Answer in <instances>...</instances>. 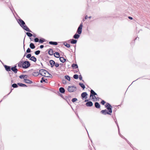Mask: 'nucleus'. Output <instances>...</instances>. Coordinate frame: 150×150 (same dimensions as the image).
<instances>
[{"mask_svg":"<svg viewBox=\"0 0 150 150\" xmlns=\"http://www.w3.org/2000/svg\"><path fill=\"white\" fill-rule=\"evenodd\" d=\"M105 107L107 108V110H108V112L106 110H102L100 111V112L102 114L106 115L107 114L111 115L110 113L112 112V107L111 105L108 103H107L106 105H105Z\"/></svg>","mask_w":150,"mask_h":150,"instance_id":"1","label":"nucleus"},{"mask_svg":"<svg viewBox=\"0 0 150 150\" xmlns=\"http://www.w3.org/2000/svg\"><path fill=\"white\" fill-rule=\"evenodd\" d=\"M18 23L25 30L27 31L32 32L29 29L28 27L25 25V22L21 19H19L18 21Z\"/></svg>","mask_w":150,"mask_h":150,"instance_id":"2","label":"nucleus"},{"mask_svg":"<svg viewBox=\"0 0 150 150\" xmlns=\"http://www.w3.org/2000/svg\"><path fill=\"white\" fill-rule=\"evenodd\" d=\"M30 65V62L28 61H25L23 62V68L27 69L28 68Z\"/></svg>","mask_w":150,"mask_h":150,"instance_id":"3","label":"nucleus"},{"mask_svg":"<svg viewBox=\"0 0 150 150\" xmlns=\"http://www.w3.org/2000/svg\"><path fill=\"white\" fill-rule=\"evenodd\" d=\"M39 72L40 74L43 76H46V73L49 74V72L46 70L44 69H41L39 70Z\"/></svg>","mask_w":150,"mask_h":150,"instance_id":"4","label":"nucleus"},{"mask_svg":"<svg viewBox=\"0 0 150 150\" xmlns=\"http://www.w3.org/2000/svg\"><path fill=\"white\" fill-rule=\"evenodd\" d=\"M76 88V87L75 86H68L67 89L69 92L71 93L75 91Z\"/></svg>","mask_w":150,"mask_h":150,"instance_id":"5","label":"nucleus"},{"mask_svg":"<svg viewBox=\"0 0 150 150\" xmlns=\"http://www.w3.org/2000/svg\"><path fill=\"white\" fill-rule=\"evenodd\" d=\"M83 27V23H81L79 25V27L78 28L77 33H78L79 34H80L82 32V29Z\"/></svg>","mask_w":150,"mask_h":150,"instance_id":"6","label":"nucleus"},{"mask_svg":"<svg viewBox=\"0 0 150 150\" xmlns=\"http://www.w3.org/2000/svg\"><path fill=\"white\" fill-rule=\"evenodd\" d=\"M95 95L97 96V94L95 93L94 91L93 90H91L90 91V97H94L96 98L97 99L96 97L95 96Z\"/></svg>","mask_w":150,"mask_h":150,"instance_id":"7","label":"nucleus"},{"mask_svg":"<svg viewBox=\"0 0 150 150\" xmlns=\"http://www.w3.org/2000/svg\"><path fill=\"white\" fill-rule=\"evenodd\" d=\"M16 65H15L14 67H12L11 68V69L16 74L17 73L18 69L16 68Z\"/></svg>","mask_w":150,"mask_h":150,"instance_id":"8","label":"nucleus"},{"mask_svg":"<svg viewBox=\"0 0 150 150\" xmlns=\"http://www.w3.org/2000/svg\"><path fill=\"white\" fill-rule=\"evenodd\" d=\"M86 105L87 107H91L93 105V103L91 101H88L86 104Z\"/></svg>","mask_w":150,"mask_h":150,"instance_id":"9","label":"nucleus"},{"mask_svg":"<svg viewBox=\"0 0 150 150\" xmlns=\"http://www.w3.org/2000/svg\"><path fill=\"white\" fill-rule=\"evenodd\" d=\"M87 94L86 92H84L82 93L81 94V96L82 97V98L83 99L85 98H86V96L87 95Z\"/></svg>","mask_w":150,"mask_h":150,"instance_id":"10","label":"nucleus"},{"mask_svg":"<svg viewBox=\"0 0 150 150\" xmlns=\"http://www.w3.org/2000/svg\"><path fill=\"white\" fill-rule=\"evenodd\" d=\"M4 67L6 71H11V67L6 65H5L4 66Z\"/></svg>","mask_w":150,"mask_h":150,"instance_id":"11","label":"nucleus"},{"mask_svg":"<svg viewBox=\"0 0 150 150\" xmlns=\"http://www.w3.org/2000/svg\"><path fill=\"white\" fill-rule=\"evenodd\" d=\"M50 64L51 65V67H53L54 66V64H55V62L52 60H51L50 61Z\"/></svg>","mask_w":150,"mask_h":150,"instance_id":"12","label":"nucleus"},{"mask_svg":"<svg viewBox=\"0 0 150 150\" xmlns=\"http://www.w3.org/2000/svg\"><path fill=\"white\" fill-rule=\"evenodd\" d=\"M24 81L25 82L27 83H33V81H31L30 80L28 79H24Z\"/></svg>","mask_w":150,"mask_h":150,"instance_id":"13","label":"nucleus"},{"mask_svg":"<svg viewBox=\"0 0 150 150\" xmlns=\"http://www.w3.org/2000/svg\"><path fill=\"white\" fill-rule=\"evenodd\" d=\"M39 74V72H38V71H34L32 74V75L34 76H38Z\"/></svg>","mask_w":150,"mask_h":150,"instance_id":"14","label":"nucleus"},{"mask_svg":"<svg viewBox=\"0 0 150 150\" xmlns=\"http://www.w3.org/2000/svg\"><path fill=\"white\" fill-rule=\"evenodd\" d=\"M54 57L57 58H59L60 57V54L58 52H55L54 54Z\"/></svg>","mask_w":150,"mask_h":150,"instance_id":"15","label":"nucleus"},{"mask_svg":"<svg viewBox=\"0 0 150 150\" xmlns=\"http://www.w3.org/2000/svg\"><path fill=\"white\" fill-rule=\"evenodd\" d=\"M18 64V66L20 67H22L23 68V61H21L19 62Z\"/></svg>","mask_w":150,"mask_h":150,"instance_id":"16","label":"nucleus"},{"mask_svg":"<svg viewBox=\"0 0 150 150\" xmlns=\"http://www.w3.org/2000/svg\"><path fill=\"white\" fill-rule=\"evenodd\" d=\"M95 106L97 108H99L100 107V105L97 102H96L95 103Z\"/></svg>","mask_w":150,"mask_h":150,"instance_id":"17","label":"nucleus"},{"mask_svg":"<svg viewBox=\"0 0 150 150\" xmlns=\"http://www.w3.org/2000/svg\"><path fill=\"white\" fill-rule=\"evenodd\" d=\"M59 60L62 63L66 61V59L62 57H59Z\"/></svg>","mask_w":150,"mask_h":150,"instance_id":"18","label":"nucleus"},{"mask_svg":"<svg viewBox=\"0 0 150 150\" xmlns=\"http://www.w3.org/2000/svg\"><path fill=\"white\" fill-rule=\"evenodd\" d=\"M59 91L62 93H64L65 91L63 87H60L59 88Z\"/></svg>","mask_w":150,"mask_h":150,"instance_id":"19","label":"nucleus"},{"mask_svg":"<svg viewBox=\"0 0 150 150\" xmlns=\"http://www.w3.org/2000/svg\"><path fill=\"white\" fill-rule=\"evenodd\" d=\"M30 59L34 62H36V60H37V59H36V58L34 56H32L31 57V58Z\"/></svg>","mask_w":150,"mask_h":150,"instance_id":"20","label":"nucleus"},{"mask_svg":"<svg viewBox=\"0 0 150 150\" xmlns=\"http://www.w3.org/2000/svg\"><path fill=\"white\" fill-rule=\"evenodd\" d=\"M48 54L50 55H52L53 54V50L52 49H50L48 51Z\"/></svg>","mask_w":150,"mask_h":150,"instance_id":"21","label":"nucleus"},{"mask_svg":"<svg viewBox=\"0 0 150 150\" xmlns=\"http://www.w3.org/2000/svg\"><path fill=\"white\" fill-rule=\"evenodd\" d=\"M49 43L50 45H57V42H56L50 41L49 42Z\"/></svg>","mask_w":150,"mask_h":150,"instance_id":"22","label":"nucleus"},{"mask_svg":"<svg viewBox=\"0 0 150 150\" xmlns=\"http://www.w3.org/2000/svg\"><path fill=\"white\" fill-rule=\"evenodd\" d=\"M71 67L73 69H77L78 68V66L77 64H73L72 65Z\"/></svg>","mask_w":150,"mask_h":150,"instance_id":"23","label":"nucleus"},{"mask_svg":"<svg viewBox=\"0 0 150 150\" xmlns=\"http://www.w3.org/2000/svg\"><path fill=\"white\" fill-rule=\"evenodd\" d=\"M80 37V35L79 34H75L73 37V38L75 39H77Z\"/></svg>","mask_w":150,"mask_h":150,"instance_id":"24","label":"nucleus"},{"mask_svg":"<svg viewBox=\"0 0 150 150\" xmlns=\"http://www.w3.org/2000/svg\"><path fill=\"white\" fill-rule=\"evenodd\" d=\"M30 47L32 49H34L35 48V46L33 43H30Z\"/></svg>","mask_w":150,"mask_h":150,"instance_id":"25","label":"nucleus"},{"mask_svg":"<svg viewBox=\"0 0 150 150\" xmlns=\"http://www.w3.org/2000/svg\"><path fill=\"white\" fill-rule=\"evenodd\" d=\"M71 43L73 44H76L77 42V40H76L74 39H71Z\"/></svg>","mask_w":150,"mask_h":150,"instance_id":"26","label":"nucleus"},{"mask_svg":"<svg viewBox=\"0 0 150 150\" xmlns=\"http://www.w3.org/2000/svg\"><path fill=\"white\" fill-rule=\"evenodd\" d=\"M45 41V39L43 38H41L39 40V42L42 43Z\"/></svg>","mask_w":150,"mask_h":150,"instance_id":"27","label":"nucleus"},{"mask_svg":"<svg viewBox=\"0 0 150 150\" xmlns=\"http://www.w3.org/2000/svg\"><path fill=\"white\" fill-rule=\"evenodd\" d=\"M63 44L64 45H65L67 48H69L70 46V45L69 44L67 43L66 42H64Z\"/></svg>","mask_w":150,"mask_h":150,"instance_id":"28","label":"nucleus"},{"mask_svg":"<svg viewBox=\"0 0 150 150\" xmlns=\"http://www.w3.org/2000/svg\"><path fill=\"white\" fill-rule=\"evenodd\" d=\"M79 85L83 89H84L85 88V85L83 84V83H79Z\"/></svg>","mask_w":150,"mask_h":150,"instance_id":"29","label":"nucleus"},{"mask_svg":"<svg viewBox=\"0 0 150 150\" xmlns=\"http://www.w3.org/2000/svg\"><path fill=\"white\" fill-rule=\"evenodd\" d=\"M26 34L29 37H31L33 36V35L32 33L29 32L26 33Z\"/></svg>","mask_w":150,"mask_h":150,"instance_id":"30","label":"nucleus"},{"mask_svg":"<svg viewBox=\"0 0 150 150\" xmlns=\"http://www.w3.org/2000/svg\"><path fill=\"white\" fill-rule=\"evenodd\" d=\"M115 122L116 123V124L117 125V127H118V132H119V135H120V136L121 137H122H122H123V136H122V135L121 134H120V132H119V126H118V124L117 123V122L116 121H115Z\"/></svg>","mask_w":150,"mask_h":150,"instance_id":"31","label":"nucleus"},{"mask_svg":"<svg viewBox=\"0 0 150 150\" xmlns=\"http://www.w3.org/2000/svg\"><path fill=\"white\" fill-rule=\"evenodd\" d=\"M27 76V75H21L19 76V77L21 79H24L25 78V76Z\"/></svg>","mask_w":150,"mask_h":150,"instance_id":"32","label":"nucleus"},{"mask_svg":"<svg viewBox=\"0 0 150 150\" xmlns=\"http://www.w3.org/2000/svg\"><path fill=\"white\" fill-rule=\"evenodd\" d=\"M65 78L67 80L69 81H70V77L68 75H66L65 76Z\"/></svg>","mask_w":150,"mask_h":150,"instance_id":"33","label":"nucleus"},{"mask_svg":"<svg viewBox=\"0 0 150 150\" xmlns=\"http://www.w3.org/2000/svg\"><path fill=\"white\" fill-rule=\"evenodd\" d=\"M73 77L74 79H78L79 78V76L77 74H74L73 76Z\"/></svg>","mask_w":150,"mask_h":150,"instance_id":"34","label":"nucleus"},{"mask_svg":"<svg viewBox=\"0 0 150 150\" xmlns=\"http://www.w3.org/2000/svg\"><path fill=\"white\" fill-rule=\"evenodd\" d=\"M12 87L13 88H16L18 87L16 83H14L12 85Z\"/></svg>","mask_w":150,"mask_h":150,"instance_id":"35","label":"nucleus"},{"mask_svg":"<svg viewBox=\"0 0 150 150\" xmlns=\"http://www.w3.org/2000/svg\"><path fill=\"white\" fill-rule=\"evenodd\" d=\"M40 53V50L36 51L35 52V54L36 55L39 54Z\"/></svg>","mask_w":150,"mask_h":150,"instance_id":"36","label":"nucleus"},{"mask_svg":"<svg viewBox=\"0 0 150 150\" xmlns=\"http://www.w3.org/2000/svg\"><path fill=\"white\" fill-rule=\"evenodd\" d=\"M43 82H46L45 80L44 79V77H42L41 79V80L40 81V82L41 83H43Z\"/></svg>","mask_w":150,"mask_h":150,"instance_id":"37","label":"nucleus"},{"mask_svg":"<svg viewBox=\"0 0 150 150\" xmlns=\"http://www.w3.org/2000/svg\"><path fill=\"white\" fill-rule=\"evenodd\" d=\"M77 99L76 98H73L71 100V101L73 102H75V101H77Z\"/></svg>","mask_w":150,"mask_h":150,"instance_id":"38","label":"nucleus"},{"mask_svg":"<svg viewBox=\"0 0 150 150\" xmlns=\"http://www.w3.org/2000/svg\"><path fill=\"white\" fill-rule=\"evenodd\" d=\"M34 41L35 42H39V40L38 38H35L34 39Z\"/></svg>","mask_w":150,"mask_h":150,"instance_id":"39","label":"nucleus"},{"mask_svg":"<svg viewBox=\"0 0 150 150\" xmlns=\"http://www.w3.org/2000/svg\"><path fill=\"white\" fill-rule=\"evenodd\" d=\"M31 54H28L26 56V57L28 58H30L31 57Z\"/></svg>","mask_w":150,"mask_h":150,"instance_id":"40","label":"nucleus"},{"mask_svg":"<svg viewBox=\"0 0 150 150\" xmlns=\"http://www.w3.org/2000/svg\"><path fill=\"white\" fill-rule=\"evenodd\" d=\"M62 83L63 84H66L67 83V81L66 80L63 79L62 81Z\"/></svg>","mask_w":150,"mask_h":150,"instance_id":"41","label":"nucleus"},{"mask_svg":"<svg viewBox=\"0 0 150 150\" xmlns=\"http://www.w3.org/2000/svg\"><path fill=\"white\" fill-rule=\"evenodd\" d=\"M30 52L31 50L30 48H28L26 50V53H30Z\"/></svg>","mask_w":150,"mask_h":150,"instance_id":"42","label":"nucleus"},{"mask_svg":"<svg viewBox=\"0 0 150 150\" xmlns=\"http://www.w3.org/2000/svg\"><path fill=\"white\" fill-rule=\"evenodd\" d=\"M48 74L49 75V76H47L46 75V76L45 77H47L52 78V75L51 74H50L49 73V74Z\"/></svg>","mask_w":150,"mask_h":150,"instance_id":"43","label":"nucleus"},{"mask_svg":"<svg viewBox=\"0 0 150 150\" xmlns=\"http://www.w3.org/2000/svg\"><path fill=\"white\" fill-rule=\"evenodd\" d=\"M101 103L103 105H104L106 103V102L104 100H102L101 102Z\"/></svg>","mask_w":150,"mask_h":150,"instance_id":"44","label":"nucleus"},{"mask_svg":"<svg viewBox=\"0 0 150 150\" xmlns=\"http://www.w3.org/2000/svg\"><path fill=\"white\" fill-rule=\"evenodd\" d=\"M54 65H55V66L56 67H58L59 66V64L58 63H55V64H54Z\"/></svg>","mask_w":150,"mask_h":150,"instance_id":"45","label":"nucleus"},{"mask_svg":"<svg viewBox=\"0 0 150 150\" xmlns=\"http://www.w3.org/2000/svg\"><path fill=\"white\" fill-rule=\"evenodd\" d=\"M17 84L18 85L22 87L23 84L20 83H18Z\"/></svg>","mask_w":150,"mask_h":150,"instance_id":"46","label":"nucleus"},{"mask_svg":"<svg viewBox=\"0 0 150 150\" xmlns=\"http://www.w3.org/2000/svg\"><path fill=\"white\" fill-rule=\"evenodd\" d=\"M79 79L80 80H82V77L81 75L79 76Z\"/></svg>","mask_w":150,"mask_h":150,"instance_id":"47","label":"nucleus"},{"mask_svg":"<svg viewBox=\"0 0 150 150\" xmlns=\"http://www.w3.org/2000/svg\"><path fill=\"white\" fill-rule=\"evenodd\" d=\"M44 45H41L40 46V48L41 49H42V48H43L44 47Z\"/></svg>","mask_w":150,"mask_h":150,"instance_id":"48","label":"nucleus"},{"mask_svg":"<svg viewBox=\"0 0 150 150\" xmlns=\"http://www.w3.org/2000/svg\"><path fill=\"white\" fill-rule=\"evenodd\" d=\"M128 18L131 20H132L133 19V18L132 17L130 16L128 17Z\"/></svg>","mask_w":150,"mask_h":150,"instance_id":"49","label":"nucleus"},{"mask_svg":"<svg viewBox=\"0 0 150 150\" xmlns=\"http://www.w3.org/2000/svg\"><path fill=\"white\" fill-rule=\"evenodd\" d=\"M22 87H27V86L26 85L23 84Z\"/></svg>","mask_w":150,"mask_h":150,"instance_id":"50","label":"nucleus"},{"mask_svg":"<svg viewBox=\"0 0 150 150\" xmlns=\"http://www.w3.org/2000/svg\"><path fill=\"white\" fill-rule=\"evenodd\" d=\"M88 16H86L85 17V19H87L88 18Z\"/></svg>","mask_w":150,"mask_h":150,"instance_id":"51","label":"nucleus"},{"mask_svg":"<svg viewBox=\"0 0 150 150\" xmlns=\"http://www.w3.org/2000/svg\"><path fill=\"white\" fill-rule=\"evenodd\" d=\"M9 74H13V72L12 71H11L9 73Z\"/></svg>","mask_w":150,"mask_h":150,"instance_id":"52","label":"nucleus"},{"mask_svg":"<svg viewBox=\"0 0 150 150\" xmlns=\"http://www.w3.org/2000/svg\"><path fill=\"white\" fill-rule=\"evenodd\" d=\"M88 100H85L84 101V102H88Z\"/></svg>","mask_w":150,"mask_h":150,"instance_id":"53","label":"nucleus"},{"mask_svg":"<svg viewBox=\"0 0 150 150\" xmlns=\"http://www.w3.org/2000/svg\"><path fill=\"white\" fill-rule=\"evenodd\" d=\"M79 70L78 69H77L76 70V72H77L79 71Z\"/></svg>","mask_w":150,"mask_h":150,"instance_id":"54","label":"nucleus"},{"mask_svg":"<svg viewBox=\"0 0 150 150\" xmlns=\"http://www.w3.org/2000/svg\"><path fill=\"white\" fill-rule=\"evenodd\" d=\"M11 83H13V80H12L11 81Z\"/></svg>","mask_w":150,"mask_h":150,"instance_id":"55","label":"nucleus"},{"mask_svg":"<svg viewBox=\"0 0 150 150\" xmlns=\"http://www.w3.org/2000/svg\"><path fill=\"white\" fill-rule=\"evenodd\" d=\"M88 18H91V16H89Z\"/></svg>","mask_w":150,"mask_h":150,"instance_id":"56","label":"nucleus"},{"mask_svg":"<svg viewBox=\"0 0 150 150\" xmlns=\"http://www.w3.org/2000/svg\"><path fill=\"white\" fill-rule=\"evenodd\" d=\"M33 36L34 37H35H35H36V35H33Z\"/></svg>","mask_w":150,"mask_h":150,"instance_id":"57","label":"nucleus"},{"mask_svg":"<svg viewBox=\"0 0 150 150\" xmlns=\"http://www.w3.org/2000/svg\"><path fill=\"white\" fill-rule=\"evenodd\" d=\"M10 9L11 10V11L13 12L12 9H11V8H10Z\"/></svg>","mask_w":150,"mask_h":150,"instance_id":"58","label":"nucleus"},{"mask_svg":"<svg viewBox=\"0 0 150 150\" xmlns=\"http://www.w3.org/2000/svg\"><path fill=\"white\" fill-rule=\"evenodd\" d=\"M11 92V91L9 93H8V94L7 95H8L10 94V93Z\"/></svg>","mask_w":150,"mask_h":150,"instance_id":"59","label":"nucleus"},{"mask_svg":"<svg viewBox=\"0 0 150 150\" xmlns=\"http://www.w3.org/2000/svg\"><path fill=\"white\" fill-rule=\"evenodd\" d=\"M26 54V53H25V54L24 55V57H25V55Z\"/></svg>","mask_w":150,"mask_h":150,"instance_id":"60","label":"nucleus"},{"mask_svg":"<svg viewBox=\"0 0 150 150\" xmlns=\"http://www.w3.org/2000/svg\"><path fill=\"white\" fill-rule=\"evenodd\" d=\"M124 139H125L126 140H127V139H126V138H125V137H124Z\"/></svg>","mask_w":150,"mask_h":150,"instance_id":"61","label":"nucleus"},{"mask_svg":"<svg viewBox=\"0 0 150 150\" xmlns=\"http://www.w3.org/2000/svg\"><path fill=\"white\" fill-rule=\"evenodd\" d=\"M41 64L42 65V63H41Z\"/></svg>","mask_w":150,"mask_h":150,"instance_id":"62","label":"nucleus"},{"mask_svg":"<svg viewBox=\"0 0 150 150\" xmlns=\"http://www.w3.org/2000/svg\"><path fill=\"white\" fill-rule=\"evenodd\" d=\"M62 64H60V65H61Z\"/></svg>","mask_w":150,"mask_h":150,"instance_id":"63","label":"nucleus"}]
</instances>
